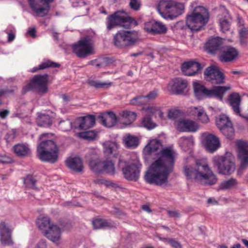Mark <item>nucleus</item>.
<instances>
[{"mask_svg":"<svg viewBox=\"0 0 248 248\" xmlns=\"http://www.w3.org/2000/svg\"><path fill=\"white\" fill-rule=\"evenodd\" d=\"M156 155L157 159L151 164L144 178L149 184L161 186L168 183L169 176L174 170L177 153L170 147H166Z\"/></svg>","mask_w":248,"mask_h":248,"instance_id":"f257e3e1","label":"nucleus"},{"mask_svg":"<svg viewBox=\"0 0 248 248\" xmlns=\"http://www.w3.org/2000/svg\"><path fill=\"white\" fill-rule=\"evenodd\" d=\"M51 135V133H44L39 137L37 156L42 162L54 164L59 158V148L55 141L49 139Z\"/></svg>","mask_w":248,"mask_h":248,"instance_id":"f03ea898","label":"nucleus"},{"mask_svg":"<svg viewBox=\"0 0 248 248\" xmlns=\"http://www.w3.org/2000/svg\"><path fill=\"white\" fill-rule=\"evenodd\" d=\"M209 14L203 6H198L186 17V25L192 31H200L208 22Z\"/></svg>","mask_w":248,"mask_h":248,"instance_id":"7ed1b4c3","label":"nucleus"},{"mask_svg":"<svg viewBox=\"0 0 248 248\" xmlns=\"http://www.w3.org/2000/svg\"><path fill=\"white\" fill-rule=\"evenodd\" d=\"M230 86H214L211 89L198 83L194 84V93L197 99L216 98L222 101L226 93L230 89Z\"/></svg>","mask_w":248,"mask_h":248,"instance_id":"20e7f679","label":"nucleus"},{"mask_svg":"<svg viewBox=\"0 0 248 248\" xmlns=\"http://www.w3.org/2000/svg\"><path fill=\"white\" fill-rule=\"evenodd\" d=\"M48 80L49 75L47 74L34 75L30 82L23 87L22 93L25 94L31 90L36 91L39 94L46 93L48 90Z\"/></svg>","mask_w":248,"mask_h":248,"instance_id":"39448f33","label":"nucleus"},{"mask_svg":"<svg viewBox=\"0 0 248 248\" xmlns=\"http://www.w3.org/2000/svg\"><path fill=\"white\" fill-rule=\"evenodd\" d=\"M123 12L118 11L109 15L107 18V28L108 30L122 26L125 29L130 28L131 24L138 25L137 21L133 17L124 16Z\"/></svg>","mask_w":248,"mask_h":248,"instance_id":"423d86ee","label":"nucleus"},{"mask_svg":"<svg viewBox=\"0 0 248 248\" xmlns=\"http://www.w3.org/2000/svg\"><path fill=\"white\" fill-rule=\"evenodd\" d=\"M139 36L135 31H120L113 37V43L118 48L133 46L138 42Z\"/></svg>","mask_w":248,"mask_h":248,"instance_id":"0eeeda50","label":"nucleus"},{"mask_svg":"<svg viewBox=\"0 0 248 248\" xmlns=\"http://www.w3.org/2000/svg\"><path fill=\"white\" fill-rule=\"evenodd\" d=\"M214 165L217 169L218 172L225 175L232 174L235 169V165L230 158L225 155H216L213 158Z\"/></svg>","mask_w":248,"mask_h":248,"instance_id":"6e6552de","label":"nucleus"},{"mask_svg":"<svg viewBox=\"0 0 248 248\" xmlns=\"http://www.w3.org/2000/svg\"><path fill=\"white\" fill-rule=\"evenodd\" d=\"M31 10L38 17L47 16L50 10V4L54 0H27Z\"/></svg>","mask_w":248,"mask_h":248,"instance_id":"1a4fd4ad","label":"nucleus"},{"mask_svg":"<svg viewBox=\"0 0 248 248\" xmlns=\"http://www.w3.org/2000/svg\"><path fill=\"white\" fill-rule=\"evenodd\" d=\"M73 53L79 58H85L93 54V49L89 39L84 38L72 45Z\"/></svg>","mask_w":248,"mask_h":248,"instance_id":"9d476101","label":"nucleus"},{"mask_svg":"<svg viewBox=\"0 0 248 248\" xmlns=\"http://www.w3.org/2000/svg\"><path fill=\"white\" fill-rule=\"evenodd\" d=\"M199 170H202L200 175H197V182L205 186H212L215 185L217 181V176L210 169L208 164L204 163Z\"/></svg>","mask_w":248,"mask_h":248,"instance_id":"9b49d317","label":"nucleus"},{"mask_svg":"<svg viewBox=\"0 0 248 248\" xmlns=\"http://www.w3.org/2000/svg\"><path fill=\"white\" fill-rule=\"evenodd\" d=\"M142 164L136 158L132 163L122 169L124 177L129 180L136 182L139 178Z\"/></svg>","mask_w":248,"mask_h":248,"instance_id":"f8f14e48","label":"nucleus"},{"mask_svg":"<svg viewBox=\"0 0 248 248\" xmlns=\"http://www.w3.org/2000/svg\"><path fill=\"white\" fill-rule=\"evenodd\" d=\"M204 78L213 84H221L224 83L225 76L215 66L207 67L204 72Z\"/></svg>","mask_w":248,"mask_h":248,"instance_id":"ddd939ff","label":"nucleus"},{"mask_svg":"<svg viewBox=\"0 0 248 248\" xmlns=\"http://www.w3.org/2000/svg\"><path fill=\"white\" fill-rule=\"evenodd\" d=\"M69 224L66 223L65 224L62 223L60 227L56 225H52L49 227L47 230L45 231L44 235L49 240L58 244L61 239V230H66L69 229Z\"/></svg>","mask_w":248,"mask_h":248,"instance_id":"4468645a","label":"nucleus"},{"mask_svg":"<svg viewBox=\"0 0 248 248\" xmlns=\"http://www.w3.org/2000/svg\"><path fill=\"white\" fill-rule=\"evenodd\" d=\"M144 30L152 35L163 34L167 32V28L161 22L152 20L144 24Z\"/></svg>","mask_w":248,"mask_h":248,"instance_id":"2eb2a0df","label":"nucleus"},{"mask_svg":"<svg viewBox=\"0 0 248 248\" xmlns=\"http://www.w3.org/2000/svg\"><path fill=\"white\" fill-rule=\"evenodd\" d=\"M203 68V65L194 61L185 62L181 65L183 74L187 76H193L198 74Z\"/></svg>","mask_w":248,"mask_h":248,"instance_id":"dca6fc26","label":"nucleus"},{"mask_svg":"<svg viewBox=\"0 0 248 248\" xmlns=\"http://www.w3.org/2000/svg\"><path fill=\"white\" fill-rule=\"evenodd\" d=\"M222 40L219 37L210 38L204 46V50L208 53L215 55L220 52L222 46Z\"/></svg>","mask_w":248,"mask_h":248,"instance_id":"f3484780","label":"nucleus"},{"mask_svg":"<svg viewBox=\"0 0 248 248\" xmlns=\"http://www.w3.org/2000/svg\"><path fill=\"white\" fill-rule=\"evenodd\" d=\"M173 2L172 0H161L159 2L157 10L163 18L172 19Z\"/></svg>","mask_w":248,"mask_h":248,"instance_id":"a211bd4d","label":"nucleus"},{"mask_svg":"<svg viewBox=\"0 0 248 248\" xmlns=\"http://www.w3.org/2000/svg\"><path fill=\"white\" fill-rule=\"evenodd\" d=\"M95 124V118L93 115H88L78 118L75 122V129L87 130L93 127Z\"/></svg>","mask_w":248,"mask_h":248,"instance_id":"6ab92c4d","label":"nucleus"},{"mask_svg":"<svg viewBox=\"0 0 248 248\" xmlns=\"http://www.w3.org/2000/svg\"><path fill=\"white\" fill-rule=\"evenodd\" d=\"M237 145L238 158L240 162L238 171H240L248 168V149L243 142L240 141Z\"/></svg>","mask_w":248,"mask_h":248,"instance_id":"aec40b11","label":"nucleus"},{"mask_svg":"<svg viewBox=\"0 0 248 248\" xmlns=\"http://www.w3.org/2000/svg\"><path fill=\"white\" fill-rule=\"evenodd\" d=\"M220 53L219 60L223 62H229L233 61L238 55L237 50L231 46H223Z\"/></svg>","mask_w":248,"mask_h":248,"instance_id":"412c9836","label":"nucleus"},{"mask_svg":"<svg viewBox=\"0 0 248 248\" xmlns=\"http://www.w3.org/2000/svg\"><path fill=\"white\" fill-rule=\"evenodd\" d=\"M12 231L8 225L3 221L0 222V241L3 246L13 245Z\"/></svg>","mask_w":248,"mask_h":248,"instance_id":"4be33fe9","label":"nucleus"},{"mask_svg":"<svg viewBox=\"0 0 248 248\" xmlns=\"http://www.w3.org/2000/svg\"><path fill=\"white\" fill-rule=\"evenodd\" d=\"M188 85L187 81L181 78H175L169 83L170 90L175 94H182Z\"/></svg>","mask_w":248,"mask_h":248,"instance_id":"5701e85b","label":"nucleus"},{"mask_svg":"<svg viewBox=\"0 0 248 248\" xmlns=\"http://www.w3.org/2000/svg\"><path fill=\"white\" fill-rule=\"evenodd\" d=\"M176 128L180 132H195L197 131L199 127L194 121L183 119L177 122Z\"/></svg>","mask_w":248,"mask_h":248,"instance_id":"b1692460","label":"nucleus"},{"mask_svg":"<svg viewBox=\"0 0 248 248\" xmlns=\"http://www.w3.org/2000/svg\"><path fill=\"white\" fill-rule=\"evenodd\" d=\"M203 142L205 148L210 153L216 151L220 145L219 139L212 134H208L204 138Z\"/></svg>","mask_w":248,"mask_h":248,"instance_id":"393cba45","label":"nucleus"},{"mask_svg":"<svg viewBox=\"0 0 248 248\" xmlns=\"http://www.w3.org/2000/svg\"><path fill=\"white\" fill-rule=\"evenodd\" d=\"M103 151L106 158H116L118 156V144L115 142L107 141L103 144Z\"/></svg>","mask_w":248,"mask_h":248,"instance_id":"a878e982","label":"nucleus"},{"mask_svg":"<svg viewBox=\"0 0 248 248\" xmlns=\"http://www.w3.org/2000/svg\"><path fill=\"white\" fill-rule=\"evenodd\" d=\"M98 119L102 125L107 127L113 126L118 122L115 114L112 111L101 114L98 116Z\"/></svg>","mask_w":248,"mask_h":248,"instance_id":"bb28decb","label":"nucleus"},{"mask_svg":"<svg viewBox=\"0 0 248 248\" xmlns=\"http://www.w3.org/2000/svg\"><path fill=\"white\" fill-rule=\"evenodd\" d=\"M204 163H202L200 161H197L195 166L194 167L191 166H186L183 167V171L187 179L192 180L194 179L196 182L197 175H200L202 170H199L200 168L203 166Z\"/></svg>","mask_w":248,"mask_h":248,"instance_id":"cd10ccee","label":"nucleus"},{"mask_svg":"<svg viewBox=\"0 0 248 248\" xmlns=\"http://www.w3.org/2000/svg\"><path fill=\"white\" fill-rule=\"evenodd\" d=\"M13 151L19 157H25L30 155L31 150L27 143H17L13 146Z\"/></svg>","mask_w":248,"mask_h":248,"instance_id":"c85d7f7f","label":"nucleus"},{"mask_svg":"<svg viewBox=\"0 0 248 248\" xmlns=\"http://www.w3.org/2000/svg\"><path fill=\"white\" fill-rule=\"evenodd\" d=\"M66 164L69 168L76 172H81L83 169L82 159L79 157L75 156L67 159Z\"/></svg>","mask_w":248,"mask_h":248,"instance_id":"c756f323","label":"nucleus"},{"mask_svg":"<svg viewBox=\"0 0 248 248\" xmlns=\"http://www.w3.org/2000/svg\"><path fill=\"white\" fill-rule=\"evenodd\" d=\"M162 144L160 140L153 139L150 140L148 144L144 147L143 153L146 155H150L162 149Z\"/></svg>","mask_w":248,"mask_h":248,"instance_id":"7c9ffc66","label":"nucleus"},{"mask_svg":"<svg viewBox=\"0 0 248 248\" xmlns=\"http://www.w3.org/2000/svg\"><path fill=\"white\" fill-rule=\"evenodd\" d=\"M228 100L233 111L236 114H240V105L241 100L240 95L238 93H232L229 95ZM239 115L241 116L240 114Z\"/></svg>","mask_w":248,"mask_h":248,"instance_id":"2f4dec72","label":"nucleus"},{"mask_svg":"<svg viewBox=\"0 0 248 248\" xmlns=\"http://www.w3.org/2000/svg\"><path fill=\"white\" fill-rule=\"evenodd\" d=\"M36 122L38 126L43 127H49L53 122V118L45 113H38Z\"/></svg>","mask_w":248,"mask_h":248,"instance_id":"473e14b6","label":"nucleus"},{"mask_svg":"<svg viewBox=\"0 0 248 248\" xmlns=\"http://www.w3.org/2000/svg\"><path fill=\"white\" fill-rule=\"evenodd\" d=\"M90 169L96 173H102L103 161L100 160L96 156L88 159Z\"/></svg>","mask_w":248,"mask_h":248,"instance_id":"72a5a7b5","label":"nucleus"},{"mask_svg":"<svg viewBox=\"0 0 248 248\" xmlns=\"http://www.w3.org/2000/svg\"><path fill=\"white\" fill-rule=\"evenodd\" d=\"M114 62L112 58L109 57H103L98 59L91 61L89 64L95 66L98 68H105L112 64Z\"/></svg>","mask_w":248,"mask_h":248,"instance_id":"f704fd0d","label":"nucleus"},{"mask_svg":"<svg viewBox=\"0 0 248 248\" xmlns=\"http://www.w3.org/2000/svg\"><path fill=\"white\" fill-rule=\"evenodd\" d=\"M93 225L95 229L111 228L114 226L112 221L102 218H95L93 221Z\"/></svg>","mask_w":248,"mask_h":248,"instance_id":"c9c22d12","label":"nucleus"},{"mask_svg":"<svg viewBox=\"0 0 248 248\" xmlns=\"http://www.w3.org/2000/svg\"><path fill=\"white\" fill-rule=\"evenodd\" d=\"M102 173H106L108 175H113L115 173V168L114 167V161L112 159L106 158L103 161Z\"/></svg>","mask_w":248,"mask_h":248,"instance_id":"e433bc0d","label":"nucleus"},{"mask_svg":"<svg viewBox=\"0 0 248 248\" xmlns=\"http://www.w3.org/2000/svg\"><path fill=\"white\" fill-rule=\"evenodd\" d=\"M238 185V181L233 178L222 181L219 185V190H228L236 188Z\"/></svg>","mask_w":248,"mask_h":248,"instance_id":"4c0bfd02","label":"nucleus"},{"mask_svg":"<svg viewBox=\"0 0 248 248\" xmlns=\"http://www.w3.org/2000/svg\"><path fill=\"white\" fill-rule=\"evenodd\" d=\"M60 66L61 65L59 63L53 62L49 60H47L41 63L37 67H33L31 70V72L32 73H35L40 70H43L49 67H60Z\"/></svg>","mask_w":248,"mask_h":248,"instance_id":"58836bf2","label":"nucleus"},{"mask_svg":"<svg viewBox=\"0 0 248 248\" xmlns=\"http://www.w3.org/2000/svg\"><path fill=\"white\" fill-rule=\"evenodd\" d=\"M219 130L227 139L231 140L234 139V129L232 123H229V124H227Z\"/></svg>","mask_w":248,"mask_h":248,"instance_id":"ea45409f","label":"nucleus"},{"mask_svg":"<svg viewBox=\"0 0 248 248\" xmlns=\"http://www.w3.org/2000/svg\"><path fill=\"white\" fill-rule=\"evenodd\" d=\"M88 83L90 86L93 87L95 89H102L103 90L109 89L112 85V82H105L91 79L88 81Z\"/></svg>","mask_w":248,"mask_h":248,"instance_id":"a19ab883","label":"nucleus"},{"mask_svg":"<svg viewBox=\"0 0 248 248\" xmlns=\"http://www.w3.org/2000/svg\"><path fill=\"white\" fill-rule=\"evenodd\" d=\"M152 114L150 113L149 114H146L142 119L141 124L143 126L148 130H151L155 128L157 124L153 122L152 120Z\"/></svg>","mask_w":248,"mask_h":248,"instance_id":"79ce46f5","label":"nucleus"},{"mask_svg":"<svg viewBox=\"0 0 248 248\" xmlns=\"http://www.w3.org/2000/svg\"><path fill=\"white\" fill-rule=\"evenodd\" d=\"M124 141L127 148L136 147L139 144V139L137 137L132 136L130 134L127 135L124 139Z\"/></svg>","mask_w":248,"mask_h":248,"instance_id":"37998d69","label":"nucleus"},{"mask_svg":"<svg viewBox=\"0 0 248 248\" xmlns=\"http://www.w3.org/2000/svg\"><path fill=\"white\" fill-rule=\"evenodd\" d=\"M185 6L182 3L173 2V11L171 16L172 19L182 15L184 11Z\"/></svg>","mask_w":248,"mask_h":248,"instance_id":"c03bdc74","label":"nucleus"},{"mask_svg":"<svg viewBox=\"0 0 248 248\" xmlns=\"http://www.w3.org/2000/svg\"><path fill=\"white\" fill-rule=\"evenodd\" d=\"M37 225L43 233H44L45 231L47 230L49 227L52 225L50 224V218L48 217H44L41 219L38 220L37 222Z\"/></svg>","mask_w":248,"mask_h":248,"instance_id":"a18cd8bd","label":"nucleus"},{"mask_svg":"<svg viewBox=\"0 0 248 248\" xmlns=\"http://www.w3.org/2000/svg\"><path fill=\"white\" fill-rule=\"evenodd\" d=\"M216 123L217 128L220 130L232 122L228 116L225 114H222L216 119Z\"/></svg>","mask_w":248,"mask_h":248,"instance_id":"49530a36","label":"nucleus"},{"mask_svg":"<svg viewBox=\"0 0 248 248\" xmlns=\"http://www.w3.org/2000/svg\"><path fill=\"white\" fill-rule=\"evenodd\" d=\"M240 42L241 45H247L248 38V28L243 26L239 30Z\"/></svg>","mask_w":248,"mask_h":248,"instance_id":"de8ad7c7","label":"nucleus"},{"mask_svg":"<svg viewBox=\"0 0 248 248\" xmlns=\"http://www.w3.org/2000/svg\"><path fill=\"white\" fill-rule=\"evenodd\" d=\"M60 128L63 131H68L72 128H75V125L72 124V122L68 119L61 120L59 123Z\"/></svg>","mask_w":248,"mask_h":248,"instance_id":"09e8293b","label":"nucleus"},{"mask_svg":"<svg viewBox=\"0 0 248 248\" xmlns=\"http://www.w3.org/2000/svg\"><path fill=\"white\" fill-rule=\"evenodd\" d=\"M36 180L31 175H28L24 178V184L27 187L32 189H36L35 186Z\"/></svg>","mask_w":248,"mask_h":248,"instance_id":"8fccbe9b","label":"nucleus"},{"mask_svg":"<svg viewBox=\"0 0 248 248\" xmlns=\"http://www.w3.org/2000/svg\"><path fill=\"white\" fill-rule=\"evenodd\" d=\"M146 98L144 96H138L130 100L129 103L132 105L142 106L147 104Z\"/></svg>","mask_w":248,"mask_h":248,"instance_id":"3c124183","label":"nucleus"},{"mask_svg":"<svg viewBox=\"0 0 248 248\" xmlns=\"http://www.w3.org/2000/svg\"><path fill=\"white\" fill-rule=\"evenodd\" d=\"M79 136L83 139L92 140L96 136V133L94 130H89L79 133Z\"/></svg>","mask_w":248,"mask_h":248,"instance_id":"603ef678","label":"nucleus"},{"mask_svg":"<svg viewBox=\"0 0 248 248\" xmlns=\"http://www.w3.org/2000/svg\"><path fill=\"white\" fill-rule=\"evenodd\" d=\"M122 116L124 118L127 119L129 123H131L135 120L137 117V114L134 112L124 110L122 112Z\"/></svg>","mask_w":248,"mask_h":248,"instance_id":"864d4df0","label":"nucleus"},{"mask_svg":"<svg viewBox=\"0 0 248 248\" xmlns=\"http://www.w3.org/2000/svg\"><path fill=\"white\" fill-rule=\"evenodd\" d=\"M129 6L133 10L138 11L141 6V0H130Z\"/></svg>","mask_w":248,"mask_h":248,"instance_id":"5fc2aeb1","label":"nucleus"},{"mask_svg":"<svg viewBox=\"0 0 248 248\" xmlns=\"http://www.w3.org/2000/svg\"><path fill=\"white\" fill-rule=\"evenodd\" d=\"M220 26L221 31L223 32L229 31L230 29V23L226 19H221L219 20Z\"/></svg>","mask_w":248,"mask_h":248,"instance_id":"6e6d98bb","label":"nucleus"},{"mask_svg":"<svg viewBox=\"0 0 248 248\" xmlns=\"http://www.w3.org/2000/svg\"><path fill=\"white\" fill-rule=\"evenodd\" d=\"M147 110L152 115H157L160 118H162L163 117V113L158 107H148L147 108Z\"/></svg>","mask_w":248,"mask_h":248,"instance_id":"4d7b16f0","label":"nucleus"},{"mask_svg":"<svg viewBox=\"0 0 248 248\" xmlns=\"http://www.w3.org/2000/svg\"><path fill=\"white\" fill-rule=\"evenodd\" d=\"M181 112L178 109H171L168 112V118L170 119L175 120L177 119L180 115Z\"/></svg>","mask_w":248,"mask_h":248,"instance_id":"13d9d810","label":"nucleus"},{"mask_svg":"<svg viewBox=\"0 0 248 248\" xmlns=\"http://www.w3.org/2000/svg\"><path fill=\"white\" fill-rule=\"evenodd\" d=\"M0 163L3 164H11L14 162L13 159L5 154H0Z\"/></svg>","mask_w":248,"mask_h":248,"instance_id":"bf43d9fd","label":"nucleus"},{"mask_svg":"<svg viewBox=\"0 0 248 248\" xmlns=\"http://www.w3.org/2000/svg\"><path fill=\"white\" fill-rule=\"evenodd\" d=\"M201 109H202L201 107H191L190 108L189 113L191 115L196 116L198 118L200 115L202 114Z\"/></svg>","mask_w":248,"mask_h":248,"instance_id":"052dcab7","label":"nucleus"},{"mask_svg":"<svg viewBox=\"0 0 248 248\" xmlns=\"http://www.w3.org/2000/svg\"><path fill=\"white\" fill-rule=\"evenodd\" d=\"M157 92L156 91H153L150 92L147 95L144 97L146 98V100L148 104L149 102L153 99H155L157 96Z\"/></svg>","mask_w":248,"mask_h":248,"instance_id":"680f3d73","label":"nucleus"},{"mask_svg":"<svg viewBox=\"0 0 248 248\" xmlns=\"http://www.w3.org/2000/svg\"><path fill=\"white\" fill-rule=\"evenodd\" d=\"M201 111L202 112V114L201 115H200L198 119L201 121L202 123H207L209 121L208 117L207 115H206V113L204 112V109H201Z\"/></svg>","mask_w":248,"mask_h":248,"instance_id":"e2e57ef3","label":"nucleus"},{"mask_svg":"<svg viewBox=\"0 0 248 248\" xmlns=\"http://www.w3.org/2000/svg\"><path fill=\"white\" fill-rule=\"evenodd\" d=\"M169 244L174 248H182V245L175 239L170 238Z\"/></svg>","mask_w":248,"mask_h":248,"instance_id":"0e129e2a","label":"nucleus"},{"mask_svg":"<svg viewBox=\"0 0 248 248\" xmlns=\"http://www.w3.org/2000/svg\"><path fill=\"white\" fill-rule=\"evenodd\" d=\"M6 94H14L17 91V88L16 86L11 87L10 88L4 89Z\"/></svg>","mask_w":248,"mask_h":248,"instance_id":"69168bd1","label":"nucleus"},{"mask_svg":"<svg viewBox=\"0 0 248 248\" xmlns=\"http://www.w3.org/2000/svg\"><path fill=\"white\" fill-rule=\"evenodd\" d=\"M64 105H67L71 100V97L67 94H63L61 95Z\"/></svg>","mask_w":248,"mask_h":248,"instance_id":"338daca9","label":"nucleus"},{"mask_svg":"<svg viewBox=\"0 0 248 248\" xmlns=\"http://www.w3.org/2000/svg\"><path fill=\"white\" fill-rule=\"evenodd\" d=\"M168 215L170 217H179L180 214L178 211H168Z\"/></svg>","mask_w":248,"mask_h":248,"instance_id":"774afa93","label":"nucleus"}]
</instances>
